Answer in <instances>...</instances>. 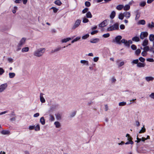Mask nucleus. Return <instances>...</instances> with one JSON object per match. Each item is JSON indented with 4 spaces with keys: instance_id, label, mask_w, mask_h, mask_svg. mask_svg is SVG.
<instances>
[{
    "instance_id": "10",
    "label": "nucleus",
    "mask_w": 154,
    "mask_h": 154,
    "mask_svg": "<svg viewBox=\"0 0 154 154\" xmlns=\"http://www.w3.org/2000/svg\"><path fill=\"white\" fill-rule=\"evenodd\" d=\"M1 133L4 135H9L10 133L9 131L2 130L0 132Z\"/></svg>"
},
{
    "instance_id": "14",
    "label": "nucleus",
    "mask_w": 154,
    "mask_h": 154,
    "mask_svg": "<svg viewBox=\"0 0 154 154\" xmlns=\"http://www.w3.org/2000/svg\"><path fill=\"white\" fill-rule=\"evenodd\" d=\"M43 94L41 93L40 96V101L42 103H44L45 101V100L43 96Z\"/></svg>"
},
{
    "instance_id": "11",
    "label": "nucleus",
    "mask_w": 154,
    "mask_h": 154,
    "mask_svg": "<svg viewBox=\"0 0 154 154\" xmlns=\"http://www.w3.org/2000/svg\"><path fill=\"white\" fill-rule=\"evenodd\" d=\"M147 26L149 28L152 29L154 28V23L152 22L151 23H148Z\"/></svg>"
},
{
    "instance_id": "60",
    "label": "nucleus",
    "mask_w": 154,
    "mask_h": 154,
    "mask_svg": "<svg viewBox=\"0 0 154 154\" xmlns=\"http://www.w3.org/2000/svg\"><path fill=\"white\" fill-rule=\"evenodd\" d=\"M146 60L151 62H153L154 61V60L152 58H148L146 59Z\"/></svg>"
},
{
    "instance_id": "20",
    "label": "nucleus",
    "mask_w": 154,
    "mask_h": 154,
    "mask_svg": "<svg viewBox=\"0 0 154 154\" xmlns=\"http://www.w3.org/2000/svg\"><path fill=\"white\" fill-rule=\"evenodd\" d=\"M73 38H65V39H62V42L63 43L69 41V40H70Z\"/></svg>"
},
{
    "instance_id": "38",
    "label": "nucleus",
    "mask_w": 154,
    "mask_h": 154,
    "mask_svg": "<svg viewBox=\"0 0 154 154\" xmlns=\"http://www.w3.org/2000/svg\"><path fill=\"white\" fill-rule=\"evenodd\" d=\"M50 9H53V12L54 13H57L58 10V9L54 7H52L50 8Z\"/></svg>"
},
{
    "instance_id": "6",
    "label": "nucleus",
    "mask_w": 154,
    "mask_h": 154,
    "mask_svg": "<svg viewBox=\"0 0 154 154\" xmlns=\"http://www.w3.org/2000/svg\"><path fill=\"white\" fill-rule=\"evenodd\" d=\"M148 35V33L147 32H142L140 34V37L141 39H143L145 37H147Z\"/></svg>"
},
{
    "instance_id": "54",
    "label": "nucleus",
    "mask_w": 154,
    "mask_h": 154,
    "mask_svg": "<svg viewBox=\"0 0 154 154\" xmlns=\"http://www.w3.org/2000/svg\"><path fill=\"white\" fill-rule=\"evenodd\" d=\"M109 33H107L103 35V36L104 38H107L109 37Z\"/></svg>"
},
{
    "instance_id": "57",
    "label": "nucleus",
    "mask_w": 154,
    "mask_h": 154,
    "mask_svg": "<svg viewBox=\"0 0 154 154\" xmlns=\"http://www.w3.org/2000/svg\"><path fill=\"white\" fill-rule=\"evenodd\" d=\"M139 60L138 59H136L133 60L132 62V63L134 64H138V63Z\"/></svg>"
},
{
    "instance_id": "12",
    "label": "nucleus",
    "mask_w": 154,
    "mask_h": 154,
    "mask_svg": "<svg viewBox=\"0 0 154 154\" xmlns=\"http://www.w3.org/2000/svg\"><path fill=\"white\" fill-rule=\"evenodd\" d=\"M145 79L147 82H149L150 81H152L154 79V78L152 77L146 76L145 77Z\"/></svg>"
},
{
    "instance_id": "9",
    "label": "nucleus",
    "mask_w": 154,
    "mask_h": 154,
    "mask_svg": "<svg viewBox=\"0 0 154 154\" xmlns=\"http://www.w3.org/2000/svg\"><path fill=\"white\" fill-rule=\"evenodd\" d=\"M55 116L57 120H60L62 119V114L59 113H57L55 114Z\"/></svg>"
},
{
    "instance_id": "27",
    "label": "nucleus",
    "mask_w": 154,
    "mask_h": 154,
    "mask_svg": "<svg viewBox=\"0 0 154 154\" xmlns=\"http://www.w3.org/2000/svg\"><path fill=\"white\" fill-rule=\"evenodd\" d=\"M86 17L87 18H91L92 17V15L90 12H88L86 14Z\"/></svg>"
},
{
    "instance_id": "19",
    "label": "nucleus",
    "mask_w": 154,
    "mask_h": 154,
    "mask_svg": "<svg viewBox=\"0 0 154 154\" xmlns=\"http://www.w3.org/2000/svg\"><path fill=\"white\" fill-rule=\"evenodd\" d=\"M124 8V5H119L116 7V9L118 10H121Z\"/></svg>"
},
{
    "instance_id": "5",
    "label": "nucleus",
    "mask_w": 154,
    "mask_h": 154,
    "mask_svg": "<svg viewBox=\"0 0 154 154\" xmlns=\"http://www.w3.org/2000/svg\"><path fill=\"white\" fill-rule=\"evenodd\" d=\"M108 20H105L101 23L99 25V26L102 27L106 26L108 23Z\"/></svg>"
},
{
    "instance_id": "44",
    "label": "nucleus",
    "mask_w": 154,
    "mask_h": 154,
    "mask_svg": "<svg viewBox=\"0 0 154 154\" xmlns=\"http://www.w3.org/2000/svg\"><path fill=\"white\" fill-rule=\"evenodd\" d=\"M140 17V13L137 11V14L135 17V20H137L139 19Z\"/></svg>"
},
{
    "instance_id": "17",
    "label": "nucleus",
    "mask_w": 154,
    "mask_h": 154,
    "mask_svg": "<svg viewBox=\"0 0 154 154\" xmlns=\"http://www.w3.org/2000/svg\"><path fill=\"white\" fill-rule=\"evenodd\" d=\"M99 41V39L98 38H94L90 40V42L91 43H96L97 42Z\"/></svg>"
},
{
    "instance_id": "7",
    "label": "nucleus",
    "mask_w": 154,
    "mask_h": 154,
    "mask_svg": "<svg viewBox=\"0 0 154 154\" xmlns=\"http://www.w3.org/2000/svg\"><path fill=\"white\" fill-rule=\"evenodd\" d=\"M122 37L121 35H118L116 36L115 38V42L118 44H121V41L120 40L122 39Z\"/></svg>"
},
{
    "instance_id": "56",
    "label": "nucleus",
    "mask_w": 154,
    "mask_h": 154,
    "mask_svg": "<svg viewBox=\"0 0 154 154\" xmlns=\"http://www.w3.org/2000/svg\"><path fill=\"white\" fill-rule=\"evenodd\" d=\"M88 8H85L84 9H83L82 10V13L83 14H84V13H86L88 11Z\"/></svg>"
},
{
    "instance_id": "28",
    "label": "nucleus",
    "mask_w": 154,
    "mask_h": 154,
    "mask_svg": "<svg viewBox=\"0 0 154 154\" xmlns=\"http://www.w3.org/2000/svg\"><path fill=\"white\" fill-rule=\"evenodd\" d=\"M15 75V74L14 72H10L9 73V76L10 78H13Z\"/></svg>"
},
{
    "instance_id": "42",
    "label": "nucleus",
    "mask_w": 154,
    "mask_h": 154,
    "mask_svg": "<svg viewBox=\"0 0 154 154\" xmlns=\"http://www.w3.org/2000/svg\"><path fill=\"white\" fill-rule=\"evenodd\" d=\"M85 5L86 6L89 7L91 5V3L90 2L88 1H86L85 2Z\"/></svg>"
},
{
    "instance_id": "48",
    "label": "nucleus",
    "mask_w": 154,
    "mask_h": 154,
    "mask_svg": "<svg viewBox=\"0 0 154 154\" xmlns=\"http://www.w3.org/2000/svg\"><path fill=\"white\" fill-rule=\"evenodd\" d=\"M146 4V2H142L140 3V5L142 7H144L145 5Z\"/></svg>"
},
{
    "instance_id": "64",
    "label": "nucleus",
    "mask_w": 154,
    "mask_h": 154,
    "mask_svg": "<svg viewBox=\"0 0 154 154\" xmlns=\"http://www.w3.org/2000/svg\"><path fill=\"white\" fill-rule=\"evenodd\" d=\"M8 60L10 63H12L13 62V59L11 57L8 58Z\"/></svg>"
},
{
    "instance_id": "31",
    "label": "nucleus",
    "mask_w": 154,
    "mask_h": 154,
    "mask_svg": "<svg viewBox=\"0 0 154 154\" xmlns=\"http://www.w3.org/2000/svg\"><path fill=\"white\" fill-rule=\"evenodd\" d=\"M139 40L140 39L139 37L137 36L134 37L132 38V41L137 42L139 41Z\"/></svg>"
},
{
    "instance_id": "61",
    "label": "nucleus",
    "mask_w": 154,
    "mask_h": 154,
    "mask_svg": "<svg viewBox=\"0 0 154 154\" xmlns=\"http://www.w3.org/2000/svg\"><path fill=\"white\" fill-rule=\"evenodd\" d=\"M98 32V31L97 30H94V31H92L91 32V34L92 35H94V34H95L97 33Z\"/></svg>"
},
{
    "instance_id": "15",
    "label": "nucleus",
    "mask_w": 154,
    "mask_h": 154,
    "mask_svg": "<svg viewBox=\"0 0 154 154\" xmlns=\"http://www.w3.org/2000/svg\"><path fill=\"white\" fill-rule=\"evenodd\" d=\"M54 124L57 128H59L61 127V124L59 122L56 121L54 122Z\"/></svg>"
},
{
    "instance_id": "26",
    "label": "nucleus",
    "mask_w": 154,
    "mask_h": 154,
    "mask_svg": "<svg viewBox=\"0 0 154 154\" xmlns=\"http://www.w3.org/2000/svg\"><path fill=\"white\" fill-rule=\"evenodd\" d=\"M40 121L42 125H45V121L44 117H42L40 119Z\"/></svg>"
},
{
    "instance_id": "39",
    "label": "nucleus",
    "mask_w": 154,
    "mask_h": 154,
    "mask_svg": "<svg viewBox=\"0 0 154 154\" xmlns=\"http://www.w3.org/2000/svg\"><path fill=\"white\" fill-rule=\"evenodd\" d=\"M114 30V29L112 26H110L107 29V30L108 31H110Z\"/></svg>"
},
{
    "instance_id": "53",
    "label": "nucleus",
    "mask_w": 154,
    "mask_h": 154,
    "mask_svg": "<svg viewBox=\"0 0 154 154\" xmlns=\"http://www.w3.org/2000/svg\"><path fill=\"white\" fill-rule=\"evenodd\" d=\"M139 60L142 62H144L145 60V59L142 57H140L139 58Z\"/></svg>"
},
{
    "instance_id": "55",
    "label": "nucleus",
    "mask_w": 154,
    "mask_h": 154,
    "mask_svg": "<svg viewBox=\"0 0 154 154\" xmlns=\"http://www.w3.org/2000/svg\"><path fill=\"white\" fill-rule=\"evenodd\" d=\"M149 97L151 99H154V93H152L149 95Z\"/></svg>"
},
{
    "instance_id": "3",
    "label": "nucleus",
    "mask_w": 154,
    "mask_h": 154,
    "mask_svg": "<svg viewBox=\"0 0 154 154\" xmlns=\"http://www.w3.org/2000/svg\"><path fill=\"white\" fill-rule=\"evenodd\" d=\"M81 22V20L79 19L77 20L75 22L74 25L73 26L72 29H75L77 28L80 24Z\"/></svg>"
},
{
    "instance_id": "59",
    "label": "nucleus",
    "mask_w": 154,
    "mask_h": 154,
    "mask_svg": "<svg viewBox=\"0 0 154 154\" xmlns=\"http://www.w3.org/2000/svg\"><path fill=\"white\" fill-rule=\"evenodd\" d=\"M131 48L133 50H136L137 49V47L134 45H132L131 46Z\"/></svg>"
},
{
    "instance_id": "40",
    "label": "nucleus",
    "mask_w": 154,
    "mask_h": 154,
    "mask_svg": "<svg viewBox=\"0 0 154 154\" xmlns=\"http://www.w3.org/2000/svg\"><path fill=\"white\" fill-rule=\"evenodd\" d=\"M126 137H127V140H132V138L130 136L129 134H127L126 135Z\"/></svg>"
},
{
    "instance_id": "41",
    "label": "nucleus",
    "mask_w": 154,
    "mask_h": 154,
    "mask_svg": "<svg viewBox=\"0 0 154 154\" xmlns=\"http://www.w3.org/2000/svg\"><path fill=\"white\" fill-rule=\"evenodd\" d=\"M89 21L85 17H84L83 18L82 22L84 23H86Z\"/></svg>"
},
{
    "instance_id": "51",
    "label": "nucleus",
    "mask_w": 154,
    "mask_h": 154,
    "mask_svg": "<svg viewBox=\"0 0 154 154\" xmlns=\"http://www.w3.org/2000/svg\"><path fill=\"white\" fill-rule=\"evenodd\" d=\"M89 36V35L88 34H87L84 36H83L82 38V39H85L87 38Z\"/></svg>"
},
{
    "instance_id": "32",
    "label": "nucleus",
    "mask_w": 154,
    "mask_h": 154,
    "mask_svg": "<svg viewBox=\"0 0 154 154\" xmlns=\"http://www.w3.org/2000/svg\"><path fill=\"white\" fill-rule=\"evenodd\" d=\"M123 14V13H120L119 15V18L121 20H122L123 19L124 17Z\"/></svg>"
},
{
    "instance_id": "47",
    "label": "nucleus",
    "mask_w": 154,
    "mask_h": 154,
    "mask_svg": "<svg viewBox=\"0 0 154 154\" xmlns=\"http://www.w3.org/2000/svg\"><path fill=\"white\" fill-rule=\"evenodd\" d=\"M141 52V50L140 49H138L135 51V54L137 55H138Z\"/></svg>"
},
{
    "instance_id": "1",
    "label": "nucleus",
    "mask_w": 154,
    "mask_h": 154,
    "mask_svg": "<svg viewBox=\"0 0 154 154\" xmlns=\"http://www.w3.org/2000/svg\"><path fill=\"white\" fill-rule=\"evenodd\" d=\"M45 51V49L44 48H41L36 50L33 53L34 56L40 57L42 56Z\"/></svg>"
},
{
    "instance_id": "35",
    "label": "nucleus",
    "mask_w": 154,
    "mask_h": 154,
    "mask_svg": "<svg viewBox=\"0 0 154 154\" xmlns=\"http://www.w3.org/2000/svg\"><path fill=\"white\" fill-rule=\"evenodd\" d=\"M35 130L36 131H39L40 129V127L39 124H37L35 126Z\"/></svg>"
},
{
    "instance_id": "52",
    "label": "nucleus",
    "mask_w": 154,
    "mask_h": 154,
    "mask_svg": "<svg viewBox=\"0 0 154 154\" xmlns=\"http://www.w3.org/2000/svg\"><path fill=\"white\" fill-rule=\"evenodd\" d=\"M5 72L4 69L2 68H0V75H2Z\"/></svg>"
},
{
    "instance_id": "25",
    "label": "nucleus",
    "mask_w": 154,
    "mask_h": 154,
    "mask_svg": "<svg viewBox=\"0 0 154 154\" xmlns=\"http://www.w3.org/2000/svg\"><path fill=\"white\" fill-rule=\"evenodd\" d=\"M116 15L115 12L114 11H113L111 13V14L110 16V18L112 19H113L115 17Z\"/></svg>"
},
{
    "instance_id": "16",
    "label": "nucleus",
    "mask_w": 154,
    "mask_h": 154,
    "mask_svg": "<svg viewBox=\"0 0 154 154\" xmlns=\"http://www.w3.org/2000/svg\"><path fill=\"white\" fill-rule=\"evenodd\" d=\"M117 65L119 67H120L121 66H123L124 64V61H122L120 62H119V61L116 62Z\"/></svg>"
},
{
    "instance_id": "29",
    "label": "nucleus",
    "mask_w": 154,
    "mask_h": 154,
    "mask_svg": "<svg viewBox=\"0 0 154 154\" xmlns=\"http://www.w3.org/2000/svg\"><path fill=\"white\" fill-rule=\"evenodd\" d=\"M149 39L150 41L153 42L154 40V35L151 34L150 35Z\"/></svg>"
},
{
    "instance_id": "23",
    "label": "nucleus",
    "mask_w": 154,
    "mask_h": 154,
    "mask_svg": "<svg viewBox=\"0 0 154 154\" xmlns=\"http://www.w3.org/2000/svg\"><path fill=\"white\" fill-rule=\"evenodd\" d=\"M29 48L28 47H24V48H23L22 49V52H28L29 51Z\"/></svg>"
},
{
    "instance_id": "30",
    "label": "nucleus",
    "mask_w": 154,
    "mask_h": 154,
    "mask_svg": "<svg viewBox=\"0 0 154 154\" xmlns=\"http://www.w3.org/2000/svg\"><path fill=\"white\" fill-rule=\"evenodd\" d=\"M146 23L145 21L144 20H139L138 22V23L140 24L144 25Z\"/></svg>"
},
{
    "instance_id": "50",
    "label": "nucleus",
    "mask_w": 154,
    "mask_h": 154,
    "mask_svg": "<svg viewBox=\"0 0 154 154\" xmlns=\"http://www.w3.org/2000/svg\"><path fill=\"white\" fill-rule=\"evenodd\" d=\"M17 10V6H14V9L12 10V12L14 14H15L16 13V11Z\"/></svg>"
},
{
    "instance_id": "62",
    "label": "nucleus",
    "mask_w": 154,
    "mask_h": 154,
    "mask_svg": "<svg viewBox=\"0 0 154 154\" xmlns=\"http://www.w3.org/2000/svg\"><path fill=\"white\" fill-rule=\"evenodd\" d=\"M29 129L30 130H32L34 129L35 125L30 126L29 127Z\"/></svg>"
},
{
    "instance_id": "24",
    "label": "nucleus",
    "mask_w": 154,
    "mask_h": 154,
    "mask_svg": "<svg viewBox=\"0 0 154 154\" xmlns=\"http://www.w3.org/2000/svg\"><path fill=\"white\" fill-rule=\"evenodd\" d=\"M137 67H143L145 66V64L143 63H138L137 64Z\"/></svg>"
},
{
    "instance_id": "46",
    "label": "nucleus",
    "mask_w": 154,
    "mask_h": 154,
    "mask_svg": "<svg viewBox=\"0 0 154 154\" xmlns=\"http://www.w3.org/2000/svg\"><path fill=\"white\" fill-rule=\"evenodd\" d=\"M76 114V112L74 111L72 112L70 115V117L72 118L75 116Z\"/></svg>"
},
{
    "instance_id": "21",
    "label": "nucleus",
    "mask_w": 154,
    "mask_h": 154,
    "mask_svg": "<svg viewBox=\"0 0 154 154\" xmlns=\"http://www.w3.org/2000/svg\"><path fill=\"white\" fill-rule=\"evenodd\" d=\"M112 26H113L114 30L119 29V25L118 23H116Z\"/></svg>"
},
{
    "instance_id": "4",
    "label": "nucleus",
    "mask_w": 154,
    "mask_h": 154,
    "mask_svg": "<svg viewBox=\"0 0 154 154\" xmlns=\"http://www.w3.org/2000/svg\"><path fill=\"white\" fill-rule=\"evenodd\" d=\"M26 38H23L20 40L19 44L18 47H21L25 43Z\"/></svg>"
},
{
    "instance_id": "58",
    "label": "nucleus",
    "mask_w": 154,
    "mask_h": 154,
    "mask_svg": "<svg viewBox=\"0 0 154 154\" xmlns=\"http://www.w3.org/2000/svg\"><path fill=\"white\" fill-rule=\"evenodd\" d=\"M142 55L143 56L145 57L146 56V55L147 54V53L146 52H145V51H143L141 53Z\"/></svg>"
},
{
    "instance_id": "63",
    "label": "nucleus",
    "mask_w": 154,
    "mask_h": 154,
    "mask_svg": "<svg viewBox=\"0 0 154 154\" xmlns=\"http://www.w3.org/2000/svg\"><path fill=\"white\" fill-rule=\"evenodd\" d=\"M120 28L121 29H125V26L123 24H121L120 26Z\"/></svg>"
},
{
    "instance_id": "37",
    "label": "nucleus",
    "mask_w": 154,
    "mask_h": 154,
    "mask_svg": "<svg viewBox=\"0 0 154 154\" xmlns=\"http://www.w3.org/2000/svg\"><path fill=\"white\" fill-rule=\"evenodd\" d=\"M50 116V120L51 121H54L55 119L53 115H52L51 114H50L49 115Z\"/></svg>"
},
{
    "instance_id": "8",
    "label": "nucleus",
    "mask_w": 154,
    "mask_h": 154,
    "mask_svg": "<svg viewBox=\"0 0 154 154\" xmlns=\"http://www.w3.org/2000/svg\"><path fill=\"white\" fill-rule=\"evenodd\" d=\"M123 16L124 17H125L126 19H128L129 18L131 17V13L129 12L125 11L123 13Z\"/></svg>"
},
{
    "instance_id": "2",
    "label": "nucleus",
    "mask_w": 154,
    "mask_h": 154,
    "mask_svg": "<svg viewBox=\"0 0 154 154\" xmlns=\"http://www.w3.org/2000/svg\"><path fill=\"white\" fill-rule=\"evenodd\" d=\"M8 84L7 83L0 85V93L3 92L7 88Z\"/></svg>"
},
{
    "instance_id": "49",
    "label": "nucleus",
    "mask_w": 154,
    "mask_h": 154,
    "mask_svg": "<svg viewBox=\"0 0 154 154\" xmlns=\"http://www.w3.org/2000/svg\"><path fill=\"white\" fill-rule=\"evenodd\" d=\"M126 102H121L119 103V106H124L126 104Z\"/></svg>"
},
{
    "instance_id": "22",
    "label": "nucleus",
    "mask_w": 154,
    "mask_h": 154,
    "mask_svg": "<svg viewBox=\"0 0 154 154\" xmlns=\"http://www.w3.org/2000/svg\"><path fill=\"white\" fill-rule=\"evenodd\" d=\"M124 10L125 11H128L130 9V6L129 5H126L124 6Z\"/></svg>"
},
{
    "instance_id": "36",
    "label": "nucleus",
    "mask_w": 154,
    "mask_h": 154,
    "mask_svg": "<svg viewBox=\"0 0 154 154\" xmlns=\"http://www.w3.org/2000/svg\"><path fill=\"white\" fill-rule=\"evenodd\" d=\"M148 44V41L147 40L145 39L143 42V46H145L147 45Z\"/></svg>"
},
{
    "instance_id": "34",
    "label": "nucleus",
    "mask_w": 154,
    "mask_h": 154,
    "mask_svg": "<svg viewBox=\"0 0 154 154\" xmlns=\"http://www.w3.org/2000/svg\"><path fill=\"white\" fill-rule=\"evenodd\" d=\"M146 131V129L144 128V125L143 126V127L140 130L139 132V134H141L142 133H144Z\"/></svg>"
},
{
    "instance_id": "45",
    "label": "nucleus",
    "mask_w": 154,
    "mask_h": 154,
    "mask_svg": "<svg viewBox=\"0 0 154 154\" xmlns=\"http://www.w3.org/2000/svg\"><path fill=\"white\" fill-rule=\"evenodd\" d=\"M144 51L146 52L148 51L149 50V47L148 46H146L143 48Z\"/></svg>"
},
{
    "instance_id": "18",
    "label": "nucleus",
    "mask_w": 154,
    "mask_h": 154,
    "mask_svg": "<svg viewBox=\"0 0 154 154\" xmlns=\"http://www.w3.org/2000/svg\"><path fill=\"white\" fill-rule=\"evenodd\" d=\"M61 49V48L60 47H58L54 49V50H52L51 51V53H54L55 52L60 51Z\"/></svg>"
},
{
    "instance_id": "33",
    "label": "nucleus",
    "mask_w": 154,
    "mask_h": 154,
    "mask_svg": "<svg viewBox=\"0 0 154 154\" xmlns=\"http://www.w3.org/2000/svg\"><path fill=\"white\" fill-rule=\"evenodd\" d=\"M54 3L55 4L58 6L62 4L60 0H57L55 1L54 2Z\"/></svg>"
},
{
    "instance_id": "13",
    "label": "nucleus",
    "mask_w": 154,
    "mask_h": 154,
    "mask_svg": "<svg viewBox=\"0 0 154 154\" xmlns=\"http://www.w3.org/2000/svg\"><path fill=\"white\" fill-rule=\"evenodd\" d=\"M80 63L83 64L84 65H85L87 66L89 65V62L88 61L86 60H81L80 61Z\"/></svg>"
},
{
    "instance_id": "43",
    "label": "nucleus",
    "mask_w": 154,
    "mask_h": 154,
    "mask_svg": "<svg viewBox=\"0 0 154 154\" xmlns=\"http://www.w3.org/2000/svg\"><path fill=\"white\" fill-rule=\"evenodd\" d=\"M133 142L132 140H128L127 142L125 143V144L126 145L128 144H133Z\"/></svg>"
}]
</instances>
